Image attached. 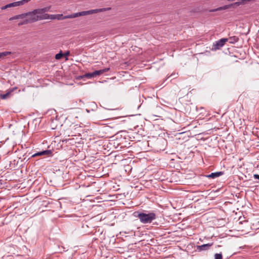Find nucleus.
<instances>
[{"mask_svg":"<svg viewBox=\"0 0 259 259\" xmlns=\"http://www.w3.org/2000/svg\"><path fill=\"white\" fill-rule=\"evenodd\" d=\"M135 216L138 218L143 224H149L156 219V214L154 212L145 213L144 212H135Z\"/></svg>","mask_w":259,"mask_h":259,"instance_id":"f257e3e1","label":"nucleus"},{"mask_svg":"<svg viewBox=\"0 0 259 259\" xmlns=\"http://www.w3.org/2000/svg\"><path fill=\"white\" fill-rule=\"evenodd\" d=\"M31 0H21L20 1L13 2V3L7 4L4 6L2 7L1 10H4L7 9L8 8L20 6L23 5L26 3H27L28 2H29Z\"/></svg>","mask_w":259,"mask_h":259,"instance_id":"f03ea898","label":"nucleus"},{"mask_svg":"<svg viewBox=\"0 0 259 259\" xmlns=\"http://www.w3.org/2000/svg\"><path fill=\"white\" fill-rule=\"evenodd\" d=\"M28 14L27 19L25 20L24 22L19 23V25L38 21V16H36L34 10L32 12H28Z\"/></svg>","mask_w":259,"mask_h":259,"instance_id":"7ed1b4c3","label":"nucleus"},{"mask_svg":"<svg viewBox=\"0 0 259 259\" xmlns=\"http://www.w3.org/2000/svg\"><path fill=\"white\" fill-rule=\"evenodd\" d=\"M49 8H48L34 10V12L36 13V16H38V20L46 19V18H41L45 17L46 15H47L46 12H47Z\"/></svg>","mask_w":259,"mask_h":259,"instance_id":"20e7f679","label":"nucleus"},{"mask_svg":"<svg viewBox=\"0 0 259 259\" xmlns=\"http://www.w3.org/2000/svg\"><path fill=\"white\" fill-rule=\"evenodd\" d=\"M228 41V38H222L218 41H215L214 44V49H219L222 48L225 45V42Z\"/></svg>","mask_w":259,"mask_h":259,"instance_id":"39448f33","label":"nucleus"},{"mask_svg":"<svg viewBox=\"0 0 259 259\" xmlns=\"http://www.w3.org/2000/svg\"><path fill=\"white\" fill-rule=\"evenodd\" d=\"M90 15L89 14V11H82L80 12H78L76 13H74L71 15H69L67 17V18H75L79 16H82L84 15Z\"/></svg>","mask_w":259,"mask_h":259,"instance_id":"423d86ee","label":"nucleus"},{"mask_svg":"<svg viewBox=\"0 0 259 259\" xmlns=\"http://www.w3.org/2000/svg\"><path fill=\"white\" fill-rule=\"evenodd\" d=\"M224 175L223 171H217L215 172H212L209 175H206L205 177L209 179H215Z\"/></svg>","mask_w":259,"mask_h":259,"instance_id":"0eeeda50","label":"nucleus"},{"mask_svg":"<svg viewBox=\"0 0 259 259\" xmlns=\"http://www.w3.org/2000/svg\"><path fill=\"white\" fill-rule=\"evenodd\" d=\"M110 8H102V9H94V10H89V14H93L94 13H97L99 12H105L107 10H110Z\"/></svg>","mask_w":259,"mask_h":259,"instance_id":"6e6552de","label":"nucleus"},{"mask_svg":"<svg viewBox=\"0 0 259 259\" xmlns=\"http://www.w3.org/2000/svg\"><path fill=\"white\" fill-rule=\"evenodd\" d=\"M109 70H110V68H105L103 69L96 70L93 72L94 77H95L96 76H99V75L102 74L103 73L107 72Z\"/></svg>","mask_w":259,"mask_h":259,"instance_id":"1a4fd4ad","label":"nucleus"},{"mask_svg":"<svg viewBox=\"0 0 259 259\" xmlns=\"http://www.w3.org/2000/svg\"><path fill=\"white\" fill-rule=\"evenodd\" d=\"M212 243H208V244H205L197 246V249L199 251L202 250H206L209 248V247L212 246Z\"/></svg>","mask_w":259,"mask_h":259,"instance_id":"9d476101","label":"nucleus"},{"mask_svg":"<svg viewBox=\"0 0 259 259\" xmlns=\"http://www.w3.org/2000/svg\"><path fill=\"white\" fill-rule=\"evenodd\" d=\"M52 153V152L50 150H44V151L38 152L37 153H35V154L32 155V157H34L36 156L44 155H50Z\"/></svg>","mask_w":259,"mask_h":259,"instance_id":"9b49d317","label":"nucleus"},{"mask_svg":"<svg viewBox=\"0 0 259 259\" xmlns=\"http://www.w3.org/2000/svg\"><path fill=\"white\" fill-rule=\"evenodd\" d=\"M231 7H232V5H231V4L228 5H225L223 7H221L218 8L217 9L210 10V12H215V11H221V10H226V9L231 8Z\"/></svg>","mask_w":259,"mask_h":259,"instance_id":"f8f14e48","label":"nucleus"},{"mask_svg":"<svg viewBox=\"0 0 259 259\" xmlns=\"http://www.w3.org/2000/svg\"><path fill=\"white\" fill-rule=\"evenodd\" d=\"M238 40H239V39H238V37H237L236 36L230 37L228 39V40H229V42L231 44H234V43L237 42L238 41Z\"/></svg>","mask_w":259,"mask_h":259,"instance_id":"ddd939ff","label":"nucleus"},{"mask_svg":"<svg viewBox=\"0 0 259 259\" xmlns=\"http://www.w3.org/2000/svg\"><path fill=\"white\" fill-rule=\"evenodd\" d=\"M80 77L81 78H83L84 77L91 78L94 77V75L93 72L87 73H85V74H84V75H83L82 76H80Z\"/></svg>","mask_w":259,"mask_h":259,"instance_id":"4468645a","label":"nucleus"},{"mask_svg":"<svg viewBox=\"0 0 259 259\" xmlns=\"http://www.w3.org/2000/svg\"><path fill=\"white\" fill-rule=\"evenodd\" d=\"M68 16V15L66 16H63L62 14H57L56 15V19L57 20H63L65 19H70L71 18H67V17Z\"/></svg>","mask_w":259,"mask_h":259,"instance_id":"2eb2a0df","label":"nucleus"},{"mask_svg":"<svg viewBox=\"0 0 259 259\" xmlns=\"http://www.w3.org/2000/svg\"><path fill=\"white\" fill-rule=\"evenodd\" d=\"M56 15H49L47 14L45 17H41V18H46V19H56Z\"/></svg>","mask_w":259,"mask_h":259,"instance_id":"dca6fc26","label":"nucleus"},{"mask_svg":"<svg viewBox=\"0 0 259 259\" xmlns=\"http://www.w3.org/2000/svg\"><path fill=\"white\" fill-rule=\"evenodd\" d=\"M11 54H12V52H9V51L1 52V53H0V58L4 57L5 56H7L9 55H11Z\"/></svg>","mask_w":259,"mask_h":259,"instance_id":"f3484780","label":"nucleus"},{"mask_svg":"<svg viewBox=\"0 0 259 259\" xmlns=\"http://www.w3.org/2000/svg\"><path fill=\"white\" fill-rule=\"evenodd\" d=\"M10 94H11V92H8V93H7L6 94H1L0 95V98L2 99H6L8 97H9Z\"/></svg>","mask_w":259,"mask_h":259,"instance_id":"a211bd4d","label":"nucleus"},{"mask_svg":"<svg viewBox=\"0 0 259 259\" xmlns=\"http://www.w3.org/2000/svg\"><path fill=\"white\" fill-rule=\"evenodd\" d=\"M165 141L164 140H162L161 141H158L157 143L158 144H163V146L161 147H157V150H163L164 149V144L165 143Z\"/></svg>","mask_w":259,"mask_h":259,"instance_id":"6ab92c4d","label":"nucleus"},{"mask_svg":"<svg viewBox=\"0 0 259 259\" xmlns=\"http://www.w3.org/2000/svg\"><path fill=\"white\" fill-rule=\"evenodd\" d=\"M63 56L62 52L61 51L59 53L57 54L55 56V59L56 60L60 59Z\"/></svg>","mask_w":259,"mask_h":259,"instance_id":"aec40b11","label":"nucleus"},{"mask_svg":"<svg viewBox=\"0 0 259 259\" xmlns=\"http://www.w3.org/2000/svg\"><path fill=\"white\" fill-rule=\"evenodd\" d=\"M214 257L215 259H223L222 254L221 253H216Z\"/></svg>","mask_w":259,"mask_h":259,"instance_id":"412c9836","label":"nucleus"},{"mask_svg":"<svg viewBox=\"0 0 259 259\" xmlns=\"http://www.w3.org/2000/svg\"><path fill=\"white\" fill-rule=\"evenodd\" d=\"M28 13H24V14H22L19 15V18H20V19H23V18H24L27 17V16H28Z\"/></svg>","mask_w":259,"mask_h":259,"instance_id":"4be33fe9","label":"nucleus"},{"mask_svg":"<svg viewBox=\"0 0 259 259\" xmlns=\"http://www.w3.org/2000/svg\"><path fill=\"white\" fill-rule=\"evenodd\" d=\"M241 2H235L233 4H231V5H232V7H233V6H239L241 5Z\"/></svg>","mask_w":259,"mask_h":259,"instance_id":"5701e85b","label":"nucleus"},{"mask_svg":"<svg viewBox=\"0 0 259 259\" xmlns=\"http://www.w3.org/2000/svg\"><path fill=\"white\" fill-rule=\"evenodd\" d=\"M18 19H20L19 15L15 16L11 18L10 19V20H11Z\"/></svg>","mask_w":259,"mask_h":259,"instance_id":"b1692460","label":"nucleus"},{"mask_svg":"<svg viewBox=\"0 0 259 259\" xmlns=\"http://www.w3.org/2000/svg\"><path fill=\"white\" fill-rule=\"evenodd\" d=\"M70 53L69 51H67L66 52H65L63 54V56H68L69 55Z\"/></svg>","mask_w":259,"mask_h":259,"instance_id":"393cba45","label":"nucleus"},{"mask_svg":"<svg viewBox=\"0 0 259 259\" xmlns=\"http://www.w3.org/2000/svg\"><path fill=\"white\" fill-rule=\"evenodd\" d=\"M253 177H254L255 179H258V180H259V175H258L255 174V175H254Z\"/></svg>","mask_w":259,"mask_h":259,"instance_id":"a878e982","label":"nucleus"}]
</instances>
